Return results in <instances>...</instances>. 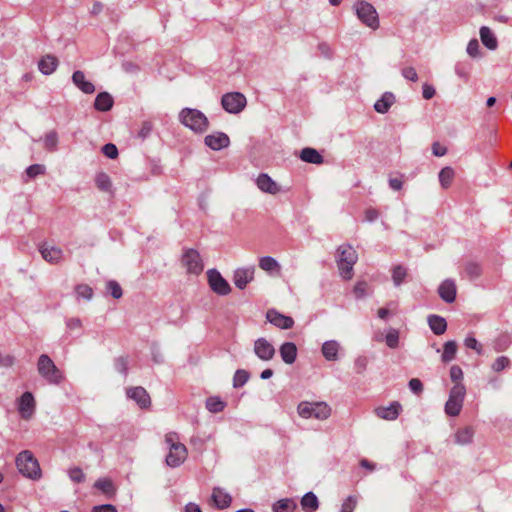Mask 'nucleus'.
<instances>
[{
	"mask_svg": "<svg viewBox=\"0 0 512 512\" xmlns=\"http://www.w3.org/2000/svg\"><path fill=\"white\" fill-rule=\"evenodd\" d=\"M18 471L26 478L38 480L41 477V469L37 459L29 450L20 452L15 460Z\"/></svg>",
	"mask_w": 512,
	"mask_h": 512,
	"instance_id": "f03ea898",
	"label": "nucleus"
},
{
	"mask_svg": "<svg viewBox=\"0 0 512 512\" xmlns=\"http://www.w3.org/2000/svg\"><path fill=\"white\" fill-rule=\"evenodd\" d=\"M510 365V360L506 356H499L492 363L491 368L494 372H501Z\"/></svg>",
	"mask_w": 512,
	"mask_h": 512,
	"instance_id": "de8ad7c7",
	"label": "nucleus"
},
{
	"mask_svg": "<svg viewBox=\"0 0 512 512\" xmlns=\"http://www.w3.org/2000/svg\"><path fill=\"white\" fill-rule=\"evenodd\" d=\"M205 144L212 150L218 151L226 148L230 144L229 137L223 132H216L207 135L204 139Z\"/></svg>",
	"mask_w": 512,
	"mask_h": 512,
	"instance_id": "f3484780",
	"label": "nucleus"
},
{
	"mask_svg": "<svg viewBox=\"0 0 512 512\" xmlns=\"http://www.w3.org/2000/svg\"><path fill=\"white\" fill-rule=\"evenodd\" d=\"M465 395V386L462 383L454 384V386L450 389L448 400L445 403V413L448 416L456 417L460 414Z\"/></svg>",
	"mask_w": 512,
	"mask_h": 512,
	"instance_id": "423d86ee",
	"label": "nucleus"
},
{
	"mask_svg": "<svg viewBox=\"0 0 512 512\" xmlns=\"http://www.w3.org/2000/svg\"><path fill=\"white\" fill-rule=\"evenodd\" d=\"M113 98L107 92H101L96 96L94 107L101 112L109 111L113 106Z\"/></svg>",
	"mask_w": 512,
	"mask_h": 512,
	"instance_id": "c85d7f7f",
	"label": "nucleus"
},
{
	"mask_svg": "<svg viewBox=\"0 0 512 512\" xmlns=\"http://www.w3.org/2000/svg\"><path fill=\"white\" fill-rule=\"evenodd\" d=\"M335 257L340 276L344 280H350L353 276V267L358 260L356 250L349 244H342L338 247Z\"/></svg>",
	"mask_w": 512,
	"mask_h": 512,
	"instance_id": "f257e3e1",
	"label": "nucleus"
},
{
	"mask_svg": "<svg viewBox=\"0 0 512 512\" xmlns=\"http://www.w3.org/2000/svg\"><path fill=\"white\" fill-rule=\"evenodd\" d=\"M409 389L414 394H420L423 391V384L418 378H413L409 381Z\"/></svg>",
	"mask_w": 512,
	"mask_h": 512,
	"instance_id": "0e129e2a",
	"label": "nucleus"
},
{
	"mask_svg": "<svg viewBox=\"0 0 512 512\" xmlns=\"http://www.w3.org/2000/svg\"><path fill=\"white\" fill-rule=\"evenodd\" d=\"M254 353L262 361H269L275 355V348L267 339L261 337L254 342Z\"/></svg>",
	"mask_w": 512,
	"mask_h": 512,
	"instance_id": "f8f14e48",
	"label": "nucleus"
},
{
	"mask_svg": "<svg viewBox=\"0 0 512 512\" xmlns=\"http://www.w3.org/2000/svg\"><path fill=\"white\" fill-rule=\"evenodd\" d=\"M465 272L470 279H476L482 274V268L476 262H468L465 266Z\"/></svg>",
	"mask_w": 512,
	"mask_h": 512,
	"instance_id": "a18cd8bd",
	"label": "nucleus"
},
{
	"mask_svg": "<svg viewBox=\"0 0 512 512\" xmlns=\"http://www.w3.org/2000/svg\"><path fill=\"white\" fill-rule=\"evenodd\" d=\"M247 104L246 97L240 92H228L221 98L223 109L230 114L240 113Z\"/></svg>",
	"mask_w": 512,
	"mask_h": 512,
	"instance_id": "6e6552de",
	"label": "nucleus"
},
{
	"mask_svg": "<svg viewBox=\"0 0 512 512\" xmlns=\"http://www.w3.org/2000/svg\"><path fill=\"white\" fill-rule=\"evenodd\" d=\"M366 287L367 284L365 282H358L354 286V294L357 299L364 298L366 296Z\"/></svg>",
	"mask_w": 512,
	"mask_h": 512,
	"instance_id": "69168bd1",
	"label": "nucleus"
},
{
	"mask_svg": "<svg viewBox=\"0 0 512 512\" xmlns=\"http://www.w3.org/2000/svg\"><path fill=\"white\" fill-rule=\"evenodd\" d=\"M102 153L109 159H115L118 156V149L113 143H107L102 147Z\"/></svg>",
	"mask_w": 512,
	"mask_h": 512,
	"instance_id": "bf43d9fd",
	"label": "nucleus"
},
{
	"mask_svg": "<svg viewBox=\"0 0 512 512\" xmlns=\"http://www.w3.org/2000/svg\"><path fill=\"white\" fill-rule=\"evenodd\" d=\"M474 430L471 427H464L455 433V442L459 445H467L472 442Z\"/></svg>",
	"mask_w": 512,
	"mask_h": 512,
	"instance_id": "473e14b6",
	"label": "nucleus"
},
{
	"mask_svg": "<svg viewBox=\"0 0 512 512\" xmlns=\"http://www.w3.org/2000/svg\"><path fill=\"white\" fill-rule=\"evenodd\" d=\"M92 512H118L116 507L112 504H102L98 506H94L92 508Z\"/></svg>",
	"mask_w": 512,
	"mask_h": 512,
	"instance_id": "774afa93",
	"label": "nucleus"
},
{
	"mask_svg": "<svg viewBox=\"0 0 512 512\" xmlns=\"http://www.w3.org/2000/svg\"><path fill=\"white\" fill-rule=\"evenodd\" d=\"M43 259L51 264L59 263L63 258V251L59 247L43 244L40 247Z\"/></svg>",
	"mask_w": 512,
	"mask_h": 512,
	"instance_id": "aec40b11",
	"label": "nucleus"
},
{
	"mask_svg": "<svg viewBox=\"0 0 512 512\" xmlns=\"http://www.w3.org/2000/svg\"><path fill=\"white\" fill-rule=\"evenodd\" d=\"M95 184L99 190L112 193V182L108 174L104 172L97 173Z\"/></svg>",
	"mask_w": 512,
	"mask_h": 512,
	"instance_id": "c9c22d12",
	"label": "nucleus"
},
{
	"mask_svg": "<svg viewBox=\"0 0 512 512\" xmlns=\"http://www.w3.org/2000/svg\"><path fill=\"white\" fill-rule=\"evenodd\" d=\"M182 263L187 272L191 274H200L203 271V263L198 251L187 249L182 256Z\"/></svg>",
	"mask_w": 512,
	"mask_h": 512,
	"instance_id": "9d476101",
	"label": "nucleus"
},
{
	"mask_svg": "<svg viewBox=\"0 0 512 512\" xmlns=\"http://www.w3.org/2000/svg\"><path fill=\"white\" fill-rule=\"evenodd\" d=\"M454 176H455V172L452 167L446 166V167L442 168L438 175L439 182H440L442 188L447 189L451 185V183L454 179Z\"/></svg>",
	"mask_w": 512,
	"mask_h": 512,
	"instance_id": "e433bc0d",
	"label": "nucleus"
},
{
	"mask_svg": "<svg viewBox=\"0 0 512 512\" xmlns=\"http://www.w3.org/2000/svg\"><path fill=\"white\" fill-rule=\"evenodd\" d=\"M17 407L20 416L28 420L35 412L36 403L34 396L31 392H24L17 401Z\"/></svg>",
	"mask_w": 512,
	"mask_h": 512,
	"instance_id": "9b49d317",
	"label": "nucleus"
},
{
	"mask_svg": "<svg viewBox=\"0 0 512 512\" xmlns=\"http://www.w3.org/2000/svg\"><path fill=\"white\" fill-rule=\"evenodd\" d=\"M226 403L219 397L213 396L206 400V408L211 413H219L224 410Z\"/></svg>",
	"mask_w": 512,
	"mask_h": 512,
	"instance_id": "58836bf2",
	"label": "nucleus"
},
{
	"mask_svg": "<svg viewBox=\"0 0 512 512\" xmlns=\"http://www.w3.org/2000/svg\"><path fill=\"white\" fill-rule=\"evenodd\" d=\"M401 411V405L398 402L390 403L387 407H378L375 410L376 415L379 418L385 420H395Z\"/></svg>",
	"mask_w": 512,
	"mask_h": 512,
	"instance_id": "393cba45",
	"label": "nucleus"
},
{
	"mask_svg": "<svg viewBox=\"0 0 512 512\" xmlns=\"http://www.w3.org/2000/svg\"><path fill=\"white\" fill-rule=\"evenodd\" d=\"M435 88L432 85L425 83L422 87V96L424 99L429 100L435 96Z\"/></svg>",
	"mask_w": 512,
	"mask_h": 512,
	"instance_id": "338daca9",
	"label": "nucleus"
},
{
	"mask_svg": "<svg viewBox=\"0 0 512 512\" xmlns=\"http://www.w3.org/2000/svg\"><path fill=\"white\" fill-rule=\"evenodd\" d=\"M180 122L193 130L202 133L208 128L207 117L199 110L192 108H184L179 113Z\"/></svg>",
	"mask_w": 512,
	"mask_h": 512,
	"instance_id": "20e7f679",
	"label": "nucleus"
},
{
	"mask_svg": "<svg viewBox=\"0 0 512 512\" xmlns=\"http://www.w3.org/2000/svg\"><path fill=\"white\" fill-rule=\"evenodd\" d=\"M297 505L294 500L285 498L280 499L273 505V512H293Z\"/></svg>",
	"mask_w": 512,
	"mask_h": 512,
	"instance_id": "4c0bfd02",
	"label": "nucleus"
},
{
	"mask_svg": "<svg viewBox=\"0 0 512 512\" xmlns=\"http://www.w3.org/2000/svg\"><path fill=\"white\" fill-rule=\"evenodd\" d=\"M464 345L468 348V349H473L475 350L478 354H481L482 353V346L481 344L477 341V339L472 336V335H468L465 340H464Z\"/></svg>",
	"mask_w": 512,
	"mask_h": 512,
	"instance_id": "6e6d98bb",
	"label": "nucleus"
},
{
	"mask_svg": "<svg viewBox=\"0 0 512 512\" xmlns=\"http://www.w3.org/2000/svg\"><path fill=\"white\" fill-rule=\"evenodd\" d=\"M187 454L188 451L185 445L173 447L172 450H169L165 462L171 468L179 467L187 458Z\"/></svg>",
	"mask_w": 512,
	"mask_h": 512,
	"instance_id": "2eb2a0df",
	"label": "nucleus"
},
{
	"mask_svg": "<svg viewBox=\"0 0 512 512\" xmlns=\"http://www.w3.org/2000/svg\"><path fill=\"white\" fill-rule=\"evenodd\" d=\"M207 277L209 286L213 292L218 295H228L231 291L229 283L222 277L219 271L216 269H210L207 271Z\"/></svg>",
	"mask_w": 512,
	"mask_h": 512,
	"instance_id": "1a4fd4ad",
	"label": "nucleus"
},
{
	"mask_svg": "<svg viewBox=\"0 0 512 512\" xmlns=\"http://www.w3.org/2000/svg\"><path fill=\"white\" fill-rule=\"evenodd\" d=\"M386 345L389 348H396L399 345V332L395 328H389L385 336Z\"/></svg>",
	"mask_w": 512,
	"mask_h": 512,
	"instance_id": "c03bdc74",
	"label": "nucleus"
},
{
	"mask_svg": "<svg viewBox=\"0 0 512 512\" xmlns=\"http://www.w3.org/2000/svg\"><path fill=\"white\" fill-rule=\"evenodd\" d=\"M212 501L218 509H225L230 506L232 497L224 489L215 487L212 492Z\"/></svg>",
	"mask_w": 512,
	"mask_h": 512,
	"instance_id": "4be33fe9",
	"label": "nucleus"
},
{
	"mask_svg": "<svg viewBox=\"0 0 512 512\" xmlns=\"http://www.w3.org/2000/svg\"><path fill=\"white\" fill-rule=\"evenodd\" d=\"M482 44L489 50H495L498 47V41L495 34L487 26H482L479 30Z\"/></svg>",
	"mask_w": 512,
	"mask_h": 512,
	"instance_id": "a878e982",
	"label": "nucleus"
},
{
	"mask_svg": "<svg viewBox=\"0 0 512 512\" xmlns=\"http://www.w3.org/2000/svg\"><path fill=\"white\" fill-rule=\"evenodd\" d=\"M266 319L269 323L280 329H290L294 325L292 317L283 315L275 309H269L266 312Z\"/></svg>",
	"mask_w": 512,
	"mask_h": 512,
	"instance_id": "4468645a",
	"label": "nucleus"
},
{
	"mask_svg": "<svg viewBox=\"0 0 512 512\" xmlns=\"http://www.w3.org/2000/svg\"><path fill=\"white\" fill-rule=\"evenodd\" d=\"M428 325L435 335H442L447 329V322L445 318L439 315H429L427 318Z\"/></svg>",
	"mask_w": 512,
	"mask_h": 512,
	"instance_id": "bb28decb",
	"label": "nucleus"
},
{
	"mask_svg": "<svg viewBox=\"0 0 512 512\" xmlns=\"http://www.w3.org/2000/svg\"><path fill=\"white\" fill-rule=\"evenodd\" d=\"M402 76L410 80L412 82H416L418 80V74L413 67H406L402 70Z\"/></svg>",
	"mask_w": 512,
	"mask_h": 512,
	"instance_id": "e2e57ef3",
	"label": "nucleus"
},
{
	"mask_svg": "<svg viewBox=\"0 0 512 512\" xmlns=\"http://www.w3.org/2000/svg\"><path fill=\"white\" fill-rule=\"evenodd\" d=\"M68 476L71 479V481L75 483H82L85 481V474L79 467H73L69 469Z\"/></svg>",
	"mask_w": 512,
	"mask_h": 512,
	"instance_id": "603ef678",
	"label": "nucleus"
},
{
	"mask_svg": "<svg viewBox=\"0 0 512 512\" xmlns=\"http://www.w3.org/2000/svg\"><path fill=\"white\" fill-rule=\"evenodd\" d=\"M255 267H243L234 271L233 282L235 286L243 290L254 279Z\"/></svg>",
	"mask_w": 512,
	"mask_h": 512,
	"instance_id": "ddd939ff",
	"label": "nucleus"
},
{
	"mask_svg": "<svg viewBox=\"0 0 512 512\" xmlns=\"http://www.w3.org/2000/svg\"><path fill=\"white\" fill-rule=\"evenodd\" d=\"M302 509L306 512H314L319 507L317 496L313 492H307L301 499Z\"/></svg>",
	"mask_w": 512,
	"mask_h": 512,
	"instance_id": "2f4dec72",
	"label": "nucleus"
},
{
	"mask_svg": "<svg viewBox=\"0 0 512 512\" xmlns=\"http://www.w3.org/2000/svg\"><path fill=\"white\" fill-rule=\"evenodd\" d=\"M357 17L368 27L376 29L379 25L376 9L366 1H359L354 5Z\"/></svg>",
	"mask_w": 512,
	"mask_h": 512,
	"instance_id": "0eeeda50",
	"label": "nucleus"
},
{
	"mask_svg": "<svg viewBox=\"0 0 512 512\" xmlns=\"http://www.w3.org/2000/svg\"><path fill=\"white\" fill-rule=\"evenodd\" d=\"M106 289H107V292H109L113 298L119 299L122 297V294H123L122 288L118 282H116L114 280L108 281L106 284Z\"/></svg>",
	"mask_w": 512,
	"mask_h": 512,
	"instance_id": "09e8293b",
	"label": "nucleus"
},
{
	"mask_svg": "<svg viewBox=\"0 0 512 512\" xmlns=\"http://www.w3.org/2000/svg\"><path fill=\"white\" fill-rule=\"evenodd\" d=\"M58 66V60L55 56L46 55L41 58L38 63V68L40 72L44 75L52 74Z\"/></svg>",
	"mask_w": 512,
	"mask_h": 512,
	"instance_id": "cd10ccee",
	"label": "nucleus"
},
{
	"mask_svg": "<svg viewBox=\"0 0 512 512\" xmlns=\"http://www.w3.org/2000/svg\"><path fill=\"white\" fill-rule=\"evenodd\" d=\"M300 159L306 163L321 164L323 156L314 148L306 147L301 150Z\"/></svg>",
	"mask_w": 512,
	"mask_h": 512,
	"instance_id": "7c9ffc66",
	"label": "nucleus"
},
{
	"mask_svg": "<svg viewBox=\"0 0 512 512\" xmlns=\"http://www.w3.org/2000/svg\"><path fill=\"white\" fill-rule=\"evenodd\" d=\"M44 147L46 150L54 152L57 150L58 134L55 130H51L45 134L43 138Z\"/></svg>",
	"mask_w": 512,
	"mask_h": 512,
	"instance_id": "a19ab883",
	"label": "nucleus"
},
{
	"mask_svg": "<svg viewBox=\"0 0 512 512\" xmlns=\"http://www.w3.org/2000/svg\"><path fill=\"white\" fill-rule=\"evenodd\" d=\"M94 487L102 491L106 496L112 497L116 493L113 482L108 478H100L94 483Z\"/></svg>",
	"mask_w": 512,
	"mask_h": 512,
	"instance_id": "72a5a7b5",
	"label": "nucleus"
},
{
	"mask_svg": "<svg viewBox=\"0 0 512 512\" xmlns=\"http://www.w3.org/2000/svg\"><path fill=\"white\" fill-rule=\"evenodd\" d=\"M407 276V269L402 265H397L392 271V280L396 287H399Z\"/></svg>",
	"mask_w": 512,
	"mask_h": 512,
	"instance_id": "79ce46f5",
	"label": "nucleus"
},
{
	"mask_svg": "<svg viewBox=\"0 0 512 512\" xmlns=\"http://www.w3.org/2000/svg\"><path fill=\"white\" fill-rule=\"evenodd\" d=\"M259 267L266 272L277 271L280 266L278 262L271 256H263L259 259Z\"/></svg>",
	"mask_w": 512,
	"mask_h": 512,
	"instance_id": "ea45409f",
	"label": "nucleus"
},
{
	"mask_svg": "<svg viewBox=\"0 0 512 512\" xmlns=\"http://www.w3.org/2000/svg\"><path fill=\"white\" fill-rule=\"evenodd\" d=\"M75 292L78 298L91 300L93 297V289L86 284L77 285L75 288Z\"/></svg>",
	"mask_w": 512,
	"mask_h": 512,
	"instance_id": "49530a36",
	"label": "nucleus"
},
{
	"mask_svg": "<svg viewBox=\"0 0 512 512\" xmlns=\"http://www.w3.org/2000/svg\"><path fill=\"white\" fill-rule=\"evenodd\" d=\"M457 353V344L454 340H450L444 343L443 353L441 355V360L444 363H448L452 361L456 357Z\"/></svg>",
	"mask_w": 512,
	"mask_h": 512,
	"instance_id": "f704fd0d",
	"label": "nucleus"
},
{
	"mask_svg": "<svg viewBox=\"0 0 512 512\" xmlns=\"http://www.w3.org/2000/svg\"><path fill=\"white\" fill-rule=\"evenodd\" d=\"M165 443H166V445H167L169 450H172L173 447H178V446L183 445L179 441L178 434L175 433V432H170V433L166 434V436H165Z\"/></svg>",
	"mask_w": 512,
	"mask_h": 512,
	"instance_id": "5fc2aeb1",
	"label": "nucleus"
},
{
	"mask_svg": "<svg viewBox=\"0 0 512 512\" xmlns=\"http://www.w3.org/2000/svg\"><path fill=\"white\" fill-rule=\"evenodd\" d=\"M467 54L472 58L481 57L480 45L477 39H471L466 48Z\"/></svg>",
	"mask_w": 512,
	"mask_h": 512,
	"instance_id": "8fccbe9b",
	"label": "nucleus"
},
{
	"mask_svg": "<svg viewBox=\"0 0 512 512\" xmlns=\"http://www.w3.org/2000/svg\"><path fill=\"white\" fill-rule=\"evenodd\" d=\"M257 187L265 193L275 195L279 193V185L266 173H261L256 179Z\"/></svg>",
	"mask_w": 512,
	"mask_h": 512,
	"instance_id": "a211bd4d",
	"label": "nucleus"
},
{
	"mask_svg": "<svg viewBox=\"0 0 512 512\" xmlns=\"http://www.w3.org/2000/svg\"><path fill=\"white\" fill-rule=\"evenodd\" d=\"M341 346L336 340H328L322 344L321 352L327 361H336Z\"/></svg>",
	"mask_w": 512,
	"mask_h": 512,
	"instance_id": "b1692460",
	"label": "nucleus"
},
{
	"mask_svg": "<svg viewBox=\"0 0 512 512\" xmlns=\"http://www.w3.org/2000/svg\"><path fill=\"white\" fill-rule=\"evenodd\" d=\"M16 362V358L11 354L0 352V368H10Z\"/></svg>",
	"mask_w": 512,
	"mask_h": 512,
	"instance_id": "13d9d810",
	"label": "nucleus"
},
{
	"mask_svg": "<svg viewBox=\"0 0 512 512\" xmlns=\"http://www.w3.org/2000/svg\"><path fill=\"white\" fill-rule=\"evenodd\" d=\"M73 84L85 94H92L95 92V86L91 81L86 80L83 71L77 70L72 75Z\"/></svg>",
	"mask_w": 512,
	"mask_h": 512,
	"instance_id": "412c9836",
	"label": "nucleus"
},
{
	"mask_svg": "<svg viewBox=\"0 0 512 512\" xmlns=\"http://www.w3.org/2000/svg\"><path fill=\"white\" fill-rule=\"evenodd\" d=\"M395 97L391 92H385L374 104V109L381 114L387 113L393 105Z\"/></svg>",
	"mask_w": 512,
	"mask_h": 512,
	"instance_id": "c756f323",
	"label": "nucleus"
},
{
	"mask_svg": "<svg viewBox=\"0 0 512 512\" xmlns=\"http://www.w3.org/2000/svg\"><path fill=\"white\" fill-rule=\"evenodd\" d=\"M297 412L301 418L326 420L331 415V407L326 402L302 401L298 404Z\"/></svg>",
	"mask_w": 512,
	"mask_h": 512,
	"instance_id": "7ed1b4c3",
	"label": "nucleus"
},
{
	"mask_svg": "<svg viewBox=\"0 0 512 512\" xmlns=\"http://www.w3.org/2000/svg\"><path fill=\"white\" fill-rule=\"evenodd\" d=\"M153 130V125L150 121H144L142 124H141V127L138 131V138L144 140L146 139L148 136H150L151 132Z\"/></svg>",
	"mask_w": 512,
	"mask_h": 512,
	"instance_id": "4d7b16f0",
	"label": "nucleus"
},
{
	"mask_svg": "<svg viewBox=\"0 0 512 512\" xmlns=\"http://www.w3.org/2000/svg\"><path fill=\"white\" fill-rule=\"evenodd\" d=\"M356 505H357L356 497L350 495L342 503V506H341V509L339 512H354Z\"/></svg>",
	"mask_w": 512,
	"mask_h": 512,
	"instance_id": "864d4df0",
	"label": "nucleus"
},
{
	"mask_svg": "<svg viewBox=\"0 0 512 512\" xmlns=\"http://www.w3.org/2000/svg\"><path fill=\"white\" fill-rule=\"evenodd\" d=\"M279 353L284 363L291 365L297 358V347L293 342H284L280 348Z\"/></svg>",
	"mask_w": 512,
	"mask_h": 512,
	"instance_id": "5701e85b",
	"label": "nucleus"
},
{
	"mask_svg": "<svg viewBox=\"0 0 512 512\" xmlns=\"http://www.w3.org/2000/svg\"><path fill=\"white\" fill-rule=\"evenodd\" d=\"M450 378L453 382H455V384L461 383V380L463 378V371L460 366L453 365L450 368Z\"/></svg>",
	"mask_w": 512,
	"mask_h": 512,
	"instance_id": "052dcab7",
	"label": "nucleus"
},
{
	"mask_svg": "<svg viewBox=\"0 0 512 512\" xmlns=\"http://www.w3.org/2000/svg\"><path fill=\"white\" fill-rule=\"evenodd\" d=\"M45 166L42 164H33L30 165L26 169V175L29 179H33L37 177L38 175H43L45 173Z\"/></svg>",
	"mask_w": 512,
	"mask_h": 512,
	"instance_id": "3c124183",
	"label": "nucleus"
},
{
	"mask_svg": "<svg viewBox=\"0 0 512 512\" xmlns=\"http://www.w3.org/2000/svg\"><path fill=\"white\" fill-rule=\"evenodd\" d=\"M249 373L246 370L238 369L236 370L233 377V386L234 388L243 387L249 380Z\"/></svg>",
	"mask_w": 512,
	"mask_h": 512,
	"instance_id": "37998d69",
	"label": "nucleus"
},
{
	"mask_svg": "<svg viewBox=\"0 0 512 512\" xmlns=\"http://www.w3.org/2000/svg\"><path fill=\"white\" fill-rule=\"evenodd\" d=\"M37 370L39 375L50 384H59L62 379V373L54 364L53 360L46 354H42L38 358Z\"/></svg>",
	"mask_w": 512,
	"mask_h": 512,
	"instance_id": "39448f33",
	"label": "nucleus"
},
{
	"mask_svg": "<svg viewBox=\"0 0 512 512\" xmlns=\"http://www.w3.org/2000/svg\"><path fill=\"white\" fill-rule=\"evenodd\" d=\"M126 395L129 399L134 400L140 408H147L151 403L149 394L141 386L128 388Z\"/></svg>",
	"mask_w": 512,
	"mask_h": 512,
	"instance_id": "dca6fc26",
	"label": "nucleus"
},
{
	"mask_svg": "<svg viewBox=\"0 0 512 512\" xmlns=\"http://www.w3.org/2000/svg\"><path fill=\"white\" fill-rule=\"evenodd\" d=\"M438 294L446 303L454 302L456 298V284L454 280H444L438 287Z\"/></svg>",
	"mask_w": 512,
	"mask_h": 512,
	"instance_id": "6ab92c4d",
	"label": "nucleus"
},
{
	"mask_svg": "<svg viewBox=\"0 0 512 512\" xmlns=\"http://www.w3.org/2000/svg\"><path fill=\"white\" fill-rule=\"evenodd\" d=\"M115 369L124 375L128 372V361L124 357H119L115 360Z\"/></svg>",
	"mask_w": 512,
	"mask_h": 512,
	"instance_id": "680f3d73",
	"label": "nucleus"
}]
</instances>
